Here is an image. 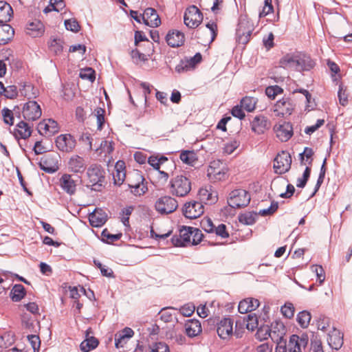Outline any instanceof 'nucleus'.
Here are the masks:
<instances>
[{
	"label": "nucleus",
	"mask_w": 352,
	"mask_h": 352,
	"mask_svg": "<svg viewBox=\"0 0 352 352\" xmlns=\"http://www.w3.org/2000/svg\"><path fill=\"white\" fill-rule=\"evenodd\" d=\"M204 234L199 228L190 226H182L179 230V235H173L171 241L177 247L197 245L201 242Z\"/></svg>",
	"instance_id": "1"
},
{
	"label": "nucleus",
	"mask_w": 352,
	"mask_h": 352,
	"mask_svg": "<svg viewBox=\"0 0 352 352\" xmlns=\"http://www.w3.org/2000/svg\"><path fill=\"white\" fill-rule=\"evenodd\" d=\"M168 188L172 196L184 197L191 191L192 182L184 174L177 175L170 179Z\"/></svg>",
	"instance_id": "2"
},
{
	"label": "nucleus",
	"mask_w": 352,
	"mask_h": 352,
	"mask_svg": "<svg viewBox=\"0 0 352 352\" xmlns=\"http://www.w3.org/2000/svg\"><path fill=\"white\" fill-rule=\"evenodd\" d=\"M254 25L247 14H241L236 30V41L239 43L246 45L251 38Z\"/></svg>",
	"instance_id": "3"
},
{
	"label": "nucleus",
	"mask_w": 352,
	"mask_h": 352,
	"mask_svg": "<svg viewBox=\"0 0 352 352\" xmlns=\"http://www.w3.org/2000/svg\"><path fill=\"white\" fill-rule=\"evenodd\" d=\"M271 329L268 326H263L258 329L256 332L257 338L261 340H267L271 338L272 340L278 341V339L283 338L285 334V327L283 323L276 322V327L272 324Z\"/></svg>",
	"instance_id": "4"
},
{
	"label": "nucleus",
	"mask_w": 352,
	"mask_h": 352,
	"mask_svg": "<svg viewBox=\"0 0 352 352\" xmlns=\"http://www.w3.org/2000/svg\"><path fill=\"white\" fill-rule=\"evenodd\" d=\"M250 202L249 192L241 188L234 189L229 194L228 205L233 208H241L247 206Z\"/></svg>",
	"instance_id": "5"
},
{
	"label": "nucleus",
	"mask_w": 352,
	"mask_h": 352,
	"mask_svg": "<svg viewBox=\"0 0 352 352\" xmlns=\"http://www.w3.org/2000/svg\"><path fill=\"white\" fill-rule=\"evenodd\" d=\"M103 173L102 168L96 164L91 165L87 169L88 186L91 187V190L101 191L104 179Z\"/></svg>",
	"instance_id": "6"
},
{
	"label": "nucleus",
	"mask_w": 352,
	"mask_h": 352,
	"mask_svg": "<svg viewBox=\"0 0 352 352\" xmlns=\"http://www.w3.org/2000/svg\"><path fill=\"white\" fill-rule=\"evenodd\" d=\"M178 208L177 201L171 196H162L155 203V209L161 214H168L175 212Z\"/></svg>",
	"instance_id": "7"
},
{
	"label": "nucleus",
	"mask_w": 352,
	"mask_h": 352,
	"mask_svg": "<svg viewBox=\"0 0 352 352\" xmlns=\"http://www.w3.org/2000/svg\"><path fill=\"white\" fill-rule=\"evenodd\" d=\"M184 21L187 27L194 29L202 22L203 14L197 6L192 5L186 8Z\"/></svg>",
	"instance_id": "8"
},
{
	"label": "nucleus",
	"mask_w": 352,
	"mask_h": 352,
	"mask_svg": "<svg viewBox=\"0 0 352 352\" xmlns=\"http://www.w3.org/2000/svg\"><path fill=\"white\" fill-rule=\"evenodd\" d=\"M292 157L287 151H282L274 159V169L276 174L282 175L289 170Z\"/></svg>",
	"instance_id": "9"
},
{
	"label": "nucleus",
	"mask_w": 352,
	"mask_h": 352,
	"mask_svg": "<svg viewBox=\"0 0 352 352\" xmlns=\"http://www.w3.org/2000/svg\"><path fill=\"white\" fill-rule=\"evenodd\" d=\"M22 115L25 121L33 122L41 118L42 110L37 102L30 100L23 104Z\"/></svg>",
	"instance_id": "10"
},
{
	"label": "nucleus",
	"mask_w": 352,
	"mask_h": 352,
	"mask_svg": "<svg viewBox=\"0 0 352 352\" xmlns=\"http://www.w3.org/2000/svg\"><path fill=\"white\" fill-rule=\"evenodd\" d=\"M204 212V206L201 202L190 200L186 202L182 208V213L185 217L195 219L201 216Z\"/></svg>",
	"instance_id": "11"
},
{
	"label": "nucleus",
	"mask_w": 352,
	"mask_h": 352,
	"mask_svg": "<svg viewBox=\"0 0 352 352\" xmlns=\"http://www.w3.org/2000/svg\"><path fill=\"white\" fill-rule=\"evenodd\" d=\"M294 109V104L289 98L284 97L278 100L274 106L276 116L283 118L290 116Z\"/></svg>",
	"instance_id": "12"
},
{
	"label": "nucleus",
	"mask_w": 352,
	"mask_h": 352,
	"mask_svg": "<svg viewBox=\"0 0 352 352\" xmlns=\"http://www.w3.org/2000/svg\"><path fill=\"white\" fill-rule=\"evenodd\" d=\"M309 342V338L307 334L298 336L293 334L290 336L288 345V352H301L304 349Z\"/></svg>",
	"instance_id": "13"
},
{
	"label": "nucleus",
	"mask_w": 352,
	"mask_h": 352,
	"mask_svg": "<svg viewBox=\"0 0 352 352\" xmlns=\"http://www.w3.org/2000/svg\"><path fill=\"white\" fill-rule=\"evenodd\" d=\"M274 131L281 142L288 141L293 135V126L290 122H282L274 125Z\"/></svg>",
	"instance_id": "14"
},
{
	"label": "nucleus",
	"mask_w": 352,
	"mask_h": 352,
	"mask_svg": "<svg viewBox=\"0 0 352 352\" xmlns=\"http://www.w3.org/2000/svg\"><path fill=\"white\" fill-rule=\"evenodd\" d=\"M37 130L41 135L51 137L58 132L59 126L56 121L47 119L38 123Z\"/></svg>",
	"instance_id": "15"
},
{
	"label": "nucleus",
	"mask_w": 352,
	"mask_h": 352,
	"mask_svg": "<svg viewBox=\"0 0 352 352\" xmlns=\"http://www.w3.org/2000/svg\"><path fill=\"white\" fill-rule=\"evenodd\" d=\"M199 201L202 204H214L218 201V194L212 186H206L201 188L198 192Z\"/></svg>",
	"instance_id": "16"
},
{
	"label": "nucleus",
	"mask_w": 352,
	"mask_h": 352,
	"mask_svg": "<svg viewBox=\"0 0 352 352\" xmlns=\"http://www.w3.org/2000/svg\"><path fill=\"white\" fill-rule=\"evenodd\" d=\"M218 336L223 340L230 338L233 335V320L230 318H223L217 324Z\"/></svg>",
	"instance_id": "17"
},
{
	"label": "nucleus",
	"mask_w": 352,
	"mask_h": 352,
	"mask_svg": "<svg viewBox=\"0 0 352 352\" xmlns=\"http://www.w3.org/2000/svg\"><path fill=\"white\" fill-rule=\"evenodd\" d=\"M58 185L63 192L72 196L76 192L77 180L68 173L63 174L59 179Z\"/></svg>",
	"instance_id": "18"
},
{
	"label": "nucleus",
	"mask_w": 352,
	"mask_h": 352,
	"mask_svg": "<svg viewBox=\"0 0 352 352\" xmlns=\"http://www.w3.org/2000/svg\"><path fill=\"white\" fill-rule=\"evenodd\" d=\"M56 146L63 152H71L76 146V140L70 134H62L56 139Z\"/></svg>",
	"instance_id": "19"
},
{
	"label": "nucleus",
	"mask_w": 352,
	"mask_h": 352,
	"mask_svg": "<svg viewBox=\"0 0 352 352\" xmlns=\"http://www.w3.org/2000/svg\"><path fill=\"white\" fill-rule=\"evenodd\" d=\"M166 42L170 47H179L185 43L184 34L177 30H170L165 37Z\"/></svg>",
	"instance_id": "20"
},
{
	"label": "nucleus",
	"mask_w": 352,
	"mask_h": 352,
	"mask_svg": "<svg viewBox=\"0 0 352 352\" xmlns=\"http://www.w3.org/2000/svg\"><path fill=\"white\" fill-rule=\"evenodd\" d=\"M297 60L298 62L296 67L297 72L310 71L316 65L315 61L311 56L302 52H298Z\"/></svg>",
	"instance_id": "21"
},
{
	"label": "nucleus",
	"mask_w": 352,
	"mask_h": 352,
	"mask_svg": "<svg viewBox=\"0 0 352 352\" xmlns=\"http://www.w3.org/2000/svg\"><path fill=\"white\" fill-rule=\"evenodd\" d=\"M143 23L151 28L158 27L161 24V19L157 11L152 8H147L142 14Z\"/></svg>",
	"instance_id": "22"
},
{
	"label": "nucleus",
	"mask_w": 352,
	"mask_h": 352,
	"mask_svg": "<svg viewBox=\"0 0 352 352\" xmlns=\"http://www.w3.org/2000/svg\"><path fill=\"white\" fill-rule=\"evenodd\" d=\"M32 132V126L28 122L21 120L16 124L12 135L18 140L20 139L26 140L30 137Z\"/></svg>",
	"instance_id": "23"
},
{
	"label": "nucleus",
	"mask_w": 352,
	"mask_h": 352,
	"mask_svg": "<svg viewBox=\"0 0 352 352\" xmlns=\"http://www.w3.org/2000/svg\"><path fill=\"white\" fill-rule=\"evenodd\" d=\"M67 166L69 170L74 173H83L87 168L84 158L78 155L69 158Z\"/></svg>",
	"instance_id": "24"
},
{
	"label": "nucleus",
	"mask_w": 352,
	"mask_h": 352,
	"mask_svg": "<svg viewBox=\"0 0 352 352\" xmlns=\"http://www.w3.org/2000/svg\"><path fill=\"white\" fill-rule=\"evenodd\" d=\"M107 221V213L101 208H96L94 212L89 214V221L93 227L99 228L102 226Z\"/></svg>",
	"instance_id": "25"
},
{
	"label": "nucleus",
	"mask_w": 352,
	"mask_h": 352,
	"mask_svg": "<svg viewBox=\"0 0 352 352\" xmlns=\"http://www.w3.org/2000/svg\"><path fill=\"white\" fill-rule=\"evenodd\" d=\"M126 177L125 162L123 160H118L115 164V171L113 173L114 184L118 186L122 185L126 181Z\"/></svg>",
	"instance_id": "26"
},
{
	"label": "nucleus",
	"mask_w": 352,
	"mask_h": 352,
	"mask_svg": "<svg viewBox=\"0 0 352 352\" xmlns=\"http://www.w3.org/2000/svg\"><path fill=\"white\" fill-rule=\"evenodd\" d=\"M134 336V331L130 327H124L115 335V345L116 348L123 347Z\"/></svg>",
	"instance_id": "27"
},
{
	"label": "nucleus",
	"mask_w": 352,
	"mask_h": 352,
	"mask_svg": "<svg viewBox=\"0 0 352 352\" xmlns=\"http://www.w3.org/2000/svg\"><path fill=\"white\" fill-rule=\"evenodd\" d=\"M251 129L252 131L258 135L264 133L269 129L267 118L263 115L255 116L251 122Z\"/></svg>",
	"instance_id": "28"
},
{
	"label": "nucleus",
	"mask_w": 352,
	"mask_h": 352,
	"mask_svg": "<svg viewBox=\"0 0 352 352\" xmlns=\"http://www.w3.org/2000/svg\"><path fill=\"white\" fill-rule=\"evenodd\" d=\"M327 342L332 349L339 350L344 343L343 333L338 329L333 328L328 333Z\"/></svg>",
	"instance_id": "29"
},
{
	"label": "nucleus",
	"mask_w": 352,
	"mask_h": 352,
	"mask_svg": "<svg viewBox=\"0 0 352 352\" xmlns=\"http://www.w3.org/2000/svg\"><path fill=\"white\" fill-rule=\"evenodd\" d=\"M92 333L91 328H88L85 331V340H83L80 344V350L83 352H89L95 349L99 344V341L97 338L89 335Z\"/></svg>",
	"instance_id": "30"
},
{
	"label": "nucleus",
	"mask_w": 352,
	"mask_h": 352,
	"mask_svg": "<svg viewBox=\"0 0 352 352\" xmlns=\"http://www.w3.org/2000/svg\"><path fill=\"white\" fill-rule=\"evenodd\" d=\"M185 332L189 338L199 336L202 331L201 322L197 319L187 320L184 324Z\"/></svg>",
	"instance_id": "31"
},
{
	"label": "nucleus",
	"mask_w": 352,
	"mask_h": 352,
	"mask_svg": "<svg viewBox=\"0 0 352 352\" xmlns=\"http://www.w3.org/2000/svg\"><path fill=\"white\" fill-rule=\"evenodd\" d=\"M260 305L258 299L254 298H248L239 302L238 310L241 314H247L256 310Z\"/></svg>",
	"instance_id": "32"
},
{
	"label": "nucleus",
	"mask_w": 352,
	"mask_h": 352,
	"mask_svg": "<svg viewBox=\"0 0 352 352\" xmlns=\"http://www.w3.org/2000/svg\"><path fill=\"white\" fill-rule=\"evenodd\" d=\"M297 55L298 52L296 53H287L285 54L278 62L279 66L287 69H293L296 71L297 66Z\"/></svg>",
	"instance_id": "33"
},
{
	"label": "nucleus",
	"mask_w": 352,
	"mask_h": 352,
	"mask_svg": "<svg viewBox=\"0 0 352 352\" xmlns=\"http://www.w3.org/2000/svg\"><path fill=\"white\" fill-rule=\"evenodd\" d=\"M14 30L8 23L0 24V45H6L14 37Z\"/></svg>",
	"instance_id": "34"
},
{
	"label": "nucleus",
	"mask_w": 352,
	"mask_h": 352,
	"mask_svg": "<svg viewBox=\"0 0 352 352\" xmlns=\"http://www.w3.org/2000/svg\"><path fill=\"white\" fill-rule=\"evenodd\" d=\"M54 161V157L51 155H45L40 162V168L46 173H52L56 172L58 168V162L51 163Z\"/></svg>",
	"instance_id": "35"
},
{
	"label": "nucleus",
	"mask_w": 352,
	"mask_h": 352,
	"mask_svg": "<svg viewBox=\"0 0 352 352\" xmlns=\"http://www.w3.org/2000/svg\"><path fill=\"white\" fill-rule=\"evenodd\" d=\"M219 162H213L208 169V175L217 180H223L226 177V170L224 167L219 168L216 165L219 164Z\"/></svg>",
	"instance_id": "36"
},
{
	"label": "nucleus",
	"mask_w": 352,
	"mask_h": 352,
	"mask_svg": "<svg viewBox=\"0 0 352 352\" xmlns=\"http://www.w3.org/2000/svg\"><path fill=\"white\" fill-rule=\"evenodd\" d=\"M13 16L11 6L6 1H0V23H7Z\"/></svg>",
	"instance_id": "37"
},
{
	"label": "nucleus",
	"mask_w": 352,
	"mask_h": 352,
	"mask_svg": "<svg viewBox=\"0 0 352 352\" xmlns=\"http://www.w3.org/2000/svg\"><path fill=\"white\" fill-rule=\"evenodd\" d=\"M43 32V25L38 21L29 23L27 25L26 33L32 37L40 36Z\"/></svg>",
	"instance_id": "38"
},
{
	"label": "nucleus",
	"mask_w": 352,
	"mask_h": 352,
	"mask_svg": "<svg viewBox=\"0 0 352 352\" xmlns=\"http://www.w3.org/2000/svg\"><path fill=\"white\" fill-rule=\"evenodd\" d=\"M126 182L128 186H131L135 184L146 182V180L142 175L141 171L138 170H133L127 173Z\"/></svg>",
	"instance_id": "39"
},
{
	"label": "nucleus",
	"mask_w": 352,
	"mask_h": 352,
	"mask_svg": "<svg viewBox=\"0 0 352 352\" xmlns=\"http://www.w3.org/2000/svg\"><path fill=\"white\" fill-rule=\"evenodd\" d=\"M201 60V54L198 52L195 54L193 57L190 58L189 60H187L186 63L182 62L181 65L177 66L176 69L179 72L188 70L189 68L194 67L197 64L199 63Z\"/></svg>",
	"instance_id": "40"
},
{
	"label": "nucleus",
	"mask_w": 352,
	"mask_h": 352,
	"mask_svg": "<svg viewBox=\"0 0 352 352\" xmlns=\"http://www.w3.org/2000/svg\"><path fill=\"white\" fill-rule=\"evenodd\" d=\"M26 294V290L23 285L16 284L10 292V298L14 302L21 301Z\"/></svg>",
	"instance_id": "41"
},
{
	"label": "nucleus",
	"mask_w": 352,
	"mask_h": 352,
	"mask_svg": "<svg viewBox=\"0 0 352 352\" xmlns=\"http://www.w3.org/2000/svg\"><path fill=\"white\" fill-rule=\"evenodd\" d=\"M179 158L184 163L188 165H193L197 161V154L194 151H182Z\"/></svg>",
	"instance_id": "42"
},
{
	"label": "nucleus",
	"mask_w": 352,
	"mask_h": 352,
	"mask_svg": "<svg viewBox=\"0 0 352 352\" xmlns=\"http://www.w3.org/2000/svg\"><path fill=\"white\" fill-rule=\"evenodd\" d=\"M256 98L250 96H245L240 101L241 107L248 112L254 111L256 109Z\"/></svg>",
	"instance_id": "43"
},
{
	"label": "nucleus",
	"mask_w": 352,
	"mask_h": 352,
	"mask_svg": "<svg viewBox=\"0 0 352 352\" xmlns=\"http://www.w3.org/2000/svg\"><path fill=\"white\" fill-rule=\"evenodd\" d=\"M130 192L135 197L144 195L148 190L147 182H143L133 184L129 187Z\"/></svg>",
	"instance_id": "44"
},
{
	"label": "nucleus",
	"mask_w": 352,
	"mask_h": 352,
	"mask_svg": "<svg viewBox=\"0 0 352 352\" xmlns=\"http://www.w3.org/2000/svg\"><path fill=\"white\" fill-rule=\"evenodd\" d=\"M311 319V316L310 312L305 310L299 312L296 317V321L302 328H307L309 324Z\"/></svg>",
	"instance_id": "45"
},
{
	"label": "nucleus",
	"mask_w": 352,
	"mask_h": 352,
	"mask_svg": "<svg viewBox=\"0 0 352 352\" xmlns=\"http://www.w3.org/2000/svg\"><path fill=\"white\" fill-rule=\"evenodd\" d=\"M245 323L246 322V328L250 331H254L258 324V318L255 314H250L246 318H244Z\"/></svg>",
	"instance_id": "46"
},
{
	"label": "nucleus",
	"mask_w": 352,
	"mask_h": 352,
	"mask_svg": "<svg viewBox=\"0 0 352 352\" xmlns=\"http://www.w3.org/2000/svg\"><path fill=\"white\" fill-rule=\"evenodd\" d=\"M311 271L316 275V280L319 285H322L325 280V272L322 266L320 265H312Z\"/></svg>",
	"instance_id": "47"
},
{
	"label": "nucleus",
	"mask_w": 352,
	"mask_h": 352,
	"mask_svg": "<svg viewBox=\"0 0 352 352\" xmlns=\"http://www.w3.org/2000/svg\"><path fill=\"white\" fill-rule=\"evenodd\" d=\"M168 161V158L165 156H162L158 157L155 155H151L148 158V163L155 170H159L160 168V166L164 164L165 162Z\"/></svg>",
	"instance_id": "48"
},
{
	"label": "nucleus",
	"mask_w": 352,
	"mask_h": 352,
	"mask_svg": "<svg viewBox=\"0 0 352 352\" xmlns=\"http://www.w3.org/2000/svg\"><path fill=\"white\" fill-rule=\"evenodd\" d=\"M94 264L97 268H98L100 270L101 274L103 276L108 278H114L115 276L113 271L111 268L102 265L98 260L96 259L94 260Z\"/></svg>",
	"instance_id": "49"
},
{
	"label": "nucleus",
	"mask_w": 352,
	"mask_h": 352,
	"mask_svg": "<svg viewBox=\"0 0 352 352\" xmlns=\"http://www.w3.org/2000/svg\"><path fill=\"white\" fill-rule=\"evenodd\" d=\"M280 311L284 317L290 319L294 316L295 308L292 302H287L281 307Z\"/></svg>",
	"instance_id": "50"
},
{
	"label": "nucleus",
	"mask_w": 352,
	"mask_h": 352,
	"mask_svg": "<svg viewBox=\"0 0 352 352\" xmlns=\"http://www.w3.org/2000/svg\"><path fill=\"white\" fill-rule=\"evenodd\" d=\"M99 150L100 153H104V157H107L113 153L114 150L113 144L112 142H109L107 140L102 141L100 144Z\"/></svg>",
	"instance_id": "51"
},
{
	"label": "nucleus",
	"mask_w": 352,
	"mask_h": 352,
	"mask_svg": "<svg viewBox=\"0 0 352 352\" xmlns=\"http://www.w3.org/2000/svg\"><path fill=\"white\" fill-rule=\"evenodd\" d=\"M79 76L84 80H88L94 82L96 79L95 71L91 67H86L80 72Z\"/></svg>",
	"instance_id": "52"
},
{
	"label": "nucleus",
	"mask_w": 352,
	"mask_h": 352,
	"mask_svg": "<svg viewBox=\"0 0 352 352\" xmlns=\"http://www.w3.org/2000/svg\"><path fill=\"white\" fill-rule=\"evenodd\" d=\"M134 208L132 206L123 208L120 212V219L125 226H129V217Z\"/></svg>",
	"instance_id": "53"
},
{
	"label": "nucleus",
	"mask_w": 352,
	"mask_h": 352,
	"mask_svg": "<svg viewBox=\"0 0 352 352\" xmlns=\"http://www.w3.org/2000/svg\"><path fill=\"white\" fill-rule=\"evenodd\" d=\"M49 48L52 52L58 54L62 52L63 49V41L60 39L54 38L50 41Z\"/></svg>",
	"instance_id": "54"
},
{
	"label": "nucleus",
	"mask_w": 352,
	"mask_h": 352,
	"mask_svg": "<svg viewBox=\"0 0 352 352\" xmlns=\"http://www.w3.org/2000/svg\"><path fill=\"white\" fill-rule=\"evenodd\" d=\"M338 96L339 102L341 105L345 106L348 103V94L346 93V88L344 87L342 83L339 85V89L338 91Z\"/></svg>",
	"instance_id": "55"
},
{
	"label": "nucleus",
	"mask_w": 352,
	"mask_h": 352,
	"mask_svg": "<svg viewBox=\"0 0 352 352\" xmlns=\"http://www.w3.org/2000/svg\"><path fill=\"white\" fill-rule=\"evenodd\" d=\"M96 116L97 119L98 130L101 131L103 129V126L105 123V110L102 108H97L96 110Z\"/></svg>",
	"instance_id": "56"
},
{
	"label": "nucleus",
	"mask_w": 352,
	"mask_h": 352,
	"mask_svg": "<svg viewBox=\"0 0 352 352\" xmlns=\"http://www.w3.org/2000/svg\"><path fill=\"white\" fill-rule=\"evenodd\" d=\"M239 221L245 225H252L255 223V216L251 212H245L239 216Z\"/></svg>",
	"instance_id": "57"
},
{
	"label": "nucleus",
	"mask_w": 352,
	"mask_h": 352,
	"mask_svg": "<svg viewBox=\"0 0 352 352\" xmlns=\"http://www.w3.org/2000/svg\"><path fill=\"white\" fill-rule=\"evenodd\" d=\"M240 142L236 140H231L225 144L223 152L228 155H230L239 146Z\"/></svg>",
	"instance_id": "58"
},
{
	"label": "nucleus",
	"mask_w": 352,
	"mask_h": 352,
	"mask_svg": "<svg viewBox=\"0 0 352 352\" xmlns=\"http://www.w3.org/2000/svg\"><path fill=\"white\" fill-rule=\"evenodd\" d=\"M102 236L106 239V242L108 243H113L120 239L122 234L121 233L112 234H110L108 230L106 228L102 232Z\"/></svg>",
	"instance_id": "59"
},
{
	"label": "nucleus",
	"mask_w": 352,
	"mask_h": 352,
	"mask_svg": "<svg viewBox=\"0 0 352 352\" xmlns=\"http://www.w3.org/2000/svg\"><path fill=\"white\" fill-rule=\"evenodd\" d=\"M283 90L278 85L270 86L266 88L265 94L271 99H274L275 97L283 93Z\"/></svg>",
	"instance_id": "60"
},
{
	"label": "nucleus",
	"mask_w": 352,
	"mask_h": 352,
	"mask_svg": "<svg viewBox=\"0 0 352 352\" xmlns=\"http://www.w3.org/2000/svg\"><path fill=\"white\" fill-rule=\"evenodd\" d=\"M1 112L3 118V122L10 126L14 124L13 112L6 107L3 108Z\"/></svg>",
	"instance_id": "61"
},
{
	"label": "nucleus",
	"mask_w": 352,
	"mask_h": 352,
	"mask_svg": "<svg viewBox=\"0 0 352 352\" xmlns=\"http://www.w3.org/2000/svg\"><path fill=\"white\" fill-rule=\"evenodd\" d=\"M214 233L221 239H227L229 237V233L225 224L221 223L218 226H215Z\"/></svg>",
	"instance_id": "62"
},
{
	"label": "nucleus",
	"mask_w": 352,
	"mask_h": 352,
	"mask_svg": "<svg viewBox=\"0 0 352 352\" xmlns=\"http://www.w3.org/2000/svg\"><path fill=\"white\" fill-rule=\"evenodd\" d=\"M202 229L208 233H214L215 226L210 218H204L201 222Z\"/></svg>",
	"instance_id": "63"
},
{
	"label": "nucleus",
	"mask_w": 352,
	"mask_h": 352,
	"mask_svg": "<svg viewBox=\"0 0 352 352\" xmlns=\"http://www.w3.org/2000/svg\"><path fill=\"white\" fill-rule=\"evenodd\" d=\"M151 352H169V348L164 342H157L152 346Z\"/></svg>",
	"instance_id": "64"
}]
</instances>
